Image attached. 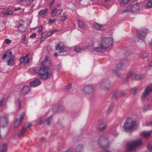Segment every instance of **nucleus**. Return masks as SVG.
Listing matches in <instances>:
<instances>
[{
  "label": "nucleus",
  "instance_id": "obj_1",
  "mask_svg": "<svg viewBox=\"0 0 152 152\" xmlns=\"http://www.w3.org/2000/svg\"><path fill=\"white\" fill-rule=\"evenodd\" d=\"M33 70L36 73H38L40 78L44 80L49 78L51 75V72L45 67L38 66L34 68Z\"/></svg>",
  "mask_w": 152,
  "mask_h": 152
},
{
  "label": "nucleus",
  "instance_id": "obj_2",
  "mask_svg": "<svg viewBox=\"0 0 152 152\" xmlns=\"http://www.w3.org/2000/svg\"><path fill=\"white\" fill-rule=\"evenodd\" d=\"M137 127L134 119L131 118H127L124 126L123 129L126 132L132 131Z\"/></svg>",
  "mask_w": 152,
  "mask_h": 152
},
{
  "label": "nucleus",
  "instance_id": "obj_3",
  "mask_svg": "<svg viewBox=\"0 0 152 152\" xmlns=\"http://www.w3.org/2000/svg\"><path fill=\"white\" fill-rule=\"evenodd\" d=\"M143 142L141 139L135 140L131 142H128L124 147L127 152H131L134 151L137 147L142 145Z\"/></svg>",
  "mask_w": 152,
  "mask_h": 152
},
{
  "label": "nucleus",
  "instance_id": "obj_4",
  "mask_svg": "<svg viewBox=\"0 0 152 152\" xmlns=\"http://www.w3.org/2000/svg\"><path fill=\"white\" fill-rule=\"evenodd\" d=\"M6 58L7 60L6 62L8 66H12L15 64V57L12 56V52L10 50H7L3 55V59L4 60Z\"/></svg>",
  "mask_w": 152,
  "mask_h": 152
},
{
  "label": "nucleus",
  "instance_id": "obj_5",
  "mask_svg": "<svg viewBox=\"0 0 152 152\" xmlns=\"http://www.w3.org/2000/svg\"><path fill=\"white\" fill-rule=\"evenodd\" d=\"M140 4L136 3L133 5H129L125 8L121 12V13L128 12H131L132 13H138L140 10Z\"/></svg>",
  "mask_w": 152,
  "mask_h": 152
},
{
  "label": "nucleus",
  "instance_id": "obj_6",
  "mask_svg": "<svg viewBox=\"0 0 152 152\" xmlns=\"http://www.w3.org/2000/svg\"><path fill=\"white\" fill-rule=\"evenodd\" d=\"M113 39L112 37L103 38L100 42V45L104 49L111 48L112 47Z\"/></svg>",
  "mask_w": 152,
  "mask_h": 152
},
{
  "label": "nucleus",
  "instance_id": "obj_7",
  "mask_svg": "<svg viewBox=\"0 0 152 152\" xmlns=\"http://www.w3.org/2000/svg\"><path fill=\"white\" fill-rule=\"evenodd\" d=\"M55 48L56 50H59L60 53L69 52L70 50V49L68 47H66L63 42H60L57 44Z\"/></svg>",
  "mask_w": 152,
  "mask_h": 152
},
{
  "label": "nucleus",
  "instance_id": "obj_8",
  "mask_svg": "<svg viewBox=\"0 0 152 152\" xmlns=\"http://www.w3.org/2000/svg\"><path fill=\"white\" fill-rule=\"evenodd\" d=\"M148 32V30L147 29H142L139 30L138 31L137 35L136 37V38L138 39V41L140 39L143 40Z\"/></svg>",
  "mask_w": 152,
  "mask_h": 152
},
{
  "label": "nucleus",
  "instance_id": "obj_9",
  "mask_svg": "<svg viewBox=\"0 0 152 152\" xmlns=\"http://www.w3.org/2000/svg\"><path fill=\"white\" fill-rule=\"evenodd\" d=\"M111 86V82L109 80L106 79L102 82L100 88L102 90L107 91L110 88Z\"/></svg>",
  "mask_w": 152,
  "mask_h": 152
},
{
  "label": "nucleus",
  "instance_id": "obj_10",
  "mask_svg": "<svg viewBox=\"0 0 152 152\" xmlns=\"http://www.w3.org/2000/svg\"><path fill=\"white\" fill-rule=\"evenodd\" d=\"M152 92V84L149 85L145 89L142 95V98L145 99L147 96L149 95Z\"/></svg>",
  "mask_w": 152,
  "mask_h": 152
},
{
  "label": "nucleus",
  "instance_id": "obj_11",
  "mask_svg": "<svg viewBox=\"0 0 152 152\" xmlns=\"http://www.w3.org/2000/svg\"><path fill=\"white\" fill-rule=\"evenodd\" d=\"M93 86L92 85H88L85 86L83 89V91L86 95H89L93 92Z\"/></svg>",
  "mask_w": 152,
  "mask_h": 152
},
{
  "label": "nucleus",
  "instance_id": "obj_12",
  "mask_svg": "<svg viewBox=\"0 0 152 152\" xmlns=\"http://www.w3.org/2000/svg\"><path fill=\"white\" fill-rule=\"evenodd\" d=\"M62 12V10L58 9L56 7H54L50 13L51 16L53 18L56 16H58L61 14Z\"/></svg>",
  "mask_w": 152,
  "mask_h": 152
},
{
  "label": "nucleus",
  "instance_id": "obj_13",
  "mask_svg": "<svg viewBox=\"0 0 152 152\" xmlns=\"http://www.w3.org/2000/svg\"><path fill=\"white\" fill-rule=\"evenodd\" d=\"M122 65L121 64H118L117 65V68L118 69L113 70V72L116 75L118 76V77H120L123 75L122 74L121 70H120L121 69Z\"/></svg>",
  "mask_w": 152,
  "mask_h": 152
},
{
  "label": "nucleus",
  "instance_id": "obj_14",
  "mask_svg": "<svg viewBox=\"0 0 152 152\" xmlns=\"http://www.w3.org/2000/svg\"><path fill=\"white\" fill-rule=\"evenodd\" d=\"M32 125L31 124H29L25 125L23 128L20 131L18 134L19 137H21L23 135L24 133L27 129H28Z\"/></svg>",
  "mask_w": 152,
  "mask_h": 152
},
{
  "label": "nucleus",
  "instance_id": "obj_15",
  "mask_svg": "<svg viewBox=\"0 0 152 152\" xmlns=\"http://www.w3.org/2000/svg\"><path fill=\"white\" fill-rule=\"evenodd\" d=\"M8 124V121L7 118L4 117H0V127L7 126Z\"/></svg>",
  "mask_w": 152,
  "mask_h": 152
},
{
  "label": "nucleus",
  "instance_id": "obj_16",
  "mask_svg": "<svg viewBox=\"0 0 152 152\" xmlns=\"http://www.w3.org/2000/svg\"><path fill=\"white\" fill-rule=\"evenodd\" d=\"M41 84L40 80L38 79H36L32 81L30 84L31 86L36 87L39 85Z\"/></svg>",
  "mask_w": 152,
  "mask_h": 152
},
{
  "label": "nucleus",
  "instance_id": "obj_17",
  "mask_svg": "<svg viewBox=\"0 0 152 152\" xmlns=\"http://www.w3.org/2000/svg\"><path fill=\"white\" fill-rule=\"evenodd\" d=\"M29 54H27L26 56L20 58V63H23L26 64H28L29 62L30 59L28 58Z\"/></svg>",
  "mask_w": 152,
  "mask_h": 152
},
{
  "label": "nucleus",
  "instance_id": "obj_18",
  "mask_svg": "<svg viewBox=\"0 0 152 152\" xmlns=\"http://www.w3.org/2000/svg\"><path fill=\"white\" fill-rule=\"evenodd\" d=\"M29 90V88L28 86H24L21 89L20 91L21 94L23 95H26L28 92Z\"/></svg>",
  "mask_w": 152,
  "mask_h": 152
},
{
  "label": "nucleus",
  "instance_id": "obj_19",
  "mask_svg": "<svg viewBox=\"0 0 152 152\" xmlns=\"http://www.w3.org/2000/svg\"><path fill=\"white\" fill-rule=\"evenodd\" d=\"M50 62L48 59V57H46L45 60L41 63L42 66L45 67H49L50 65Z\"/></svg>",
  "mask_w": 152,
  "mask_h": 152
},
{
  "label": "nucleus",
  "instance_id": "obj_20",
  "mask_svg": "<svg viewBox=\"0 0 152 152\" xmlns=\"http://www.w3.org/2000/svg\"><path fill=\"white\" fill-rule=\"evenodd\" d=\"M48 10V9L45 8L44 10H41L39 12L38 14L41 16L42 17L45 16Z\"/></svg>",
  "mask_w": 152,
  "mask_h": 152
},
{
  "label": "nucleus",
  "instance_id": "obj_21",
  "mask_svg": "<svg viewBox=\"0 0 152 152\" xmlns=\"http://www.w3.org/2000/svg\"><path fill=\"white\" fill-rule=\"evenodd\" d=\"M94 27L97 30L102 31L104 29L103 26L102 25L98 23H95L94 24Z\"/></svg>",
  "mask_w": 152,
  "mask_h": 152
},
{
  "label": "nucleus",
  "instance_id": "obj_22",
  "mask_svg": "<svg viewBox=\"0 0 152 152\" xmlns=\"http://www.w3.org/2000/svg\"><path fill=\"white\" fill-rule=\"evenodd\" d=\"M58 30L57 29H55L52 31H48L46 32V34L45 36L46 38L48 37L55 33L57 32Z\"/></svg>",
  "mask_w": 152,
  "mask_h": 152
},
{
  "label": "nucleus",
  "instance_id": "obj_23",
  "mask_svg": "<svg viewBox=\"0 0 152 152\" xmlns=\"http://www.w3.org/2000/svg\"><path fill=\"white\" fill-rule=\"evenodd\" d=\"M151 131H145L142 132L141 134L145 137H147L151 135Z\"/></svg>",
  "mask_w": 152,
  "mask_h": 152
},
{
  "label": "nucleus",
  "instance_id": "obj_24",
  "mask_svg": "<svg viewBox=\"0 0 152 152\" xmlns=\"http://www.w3.org/2000/svg\"><path fill=\"white\" fill-rule=\"evenodd\" d=\"M21 121L19 119V118H17L15 121L14 124V126L15 128H17L20 124Z\"/></svg>",
  "mask_w": 152,
  "mask_h": 152
},
{
  "label": "nucleus",
  "instance_id": "obj_25",
  "mask_svg": "<svg viewBox=\"0 0 152 152\" xmlns=\"http://www.w3.org/2000/svg\"><path fill=\"white\" fill-rule=\"evenodd\" d=\"M143 109L144 111L152 110V104H148L147 105H144L143 107Z\"/></svg>",
  "mask_w": 152,
  "mask_h": 152
},
{
  "label": "nucleus",
  "instance_id": "obj_26",
  "mask_svg": "<svg viewBox=\"0 0 152 152\" xmlns=\"http://www.w3.org/2000/svg\"><path fill=\"white\" fill-rule=\"evenodd\" d=\"M108 141V140H107V138L105 139L104 138L102 137L99 139L98 141V143L99 145H100V143L102 144L107 142Z\"/></svg>",
  "mask_w": 152,
  "mask_h": 152
},
{
  "label": "nucleus",
  "instance_id": "obj_27",
  "mask_svg": "<svg viewBox=\"0 0 152 152\" xmlns=\"http://www.w3.org/2000/svg\"><path fill=\"white\" fill-rule=\"evenodd\" d=\"M7 101L6 99H4L0 101V105L1 107L3 108H5V106L6 105Z\"/></svg>",
  "mask_w": 152,
  "mask_h": 152
},
{
  "label": "nucleus",
  "instance_id": "obj_28",
  "mask_svg": "<svg viewBox=\"0 0 152 152\" xmlns=\"http://www.w3.org/2000/svg\"><path fill=\"white\" fill-rule=\"evenodd\" d=\"M18 27V30L21 32H24L26 30V28L24 26L23 24H19Z\"/></svg>",
  "mask_w": 152,
  "mask_h": 152
},
{
  "label": "nucleus",
  "instance_id": "obj_29",
  "mask_svg": "<svg viewBox=\"0 0 152 152\" xmlns=\"http://www.w3.org/2000/svg\"><path fill=\"white\" fill-rule=\"evenodd\" d=\"M7 147L6 144H3L0 146V152H6Z\"/></svg>",
  "mask_w": 152,
  "mask_h": 152
},
{
  "label": "nucleus",
  "instance_id": "obj_30",
  "mask_svg": "<svg viewBox=\"0 0 152 152\" xmlns=\"http://www.w3.org/2000/svg\"><path fill=\"white\" fill-rule=\"evenodd\" d=\"M107 127L106 124H104L102 126L98 127V129L100 131H103Z\"/></svg>",
  "mask_w": 152,
  "mask_h": 152
},
{
  "label": "nucleus",
  "instance_id": "obj_31",
  "mask_svg": "<svg viewBox=\"0 0 152 152\" xmlns=\"http://www.w3.org/2000/svg\"><path fill=\"white\" fill-rule=\"evenodd\" d=\"M146 7L147 8H152V0H149L147 3Z\"/></svg>",
  "mask_w": 152,
  "mask_h": 152
},
{
  "label": "nucleus",
  "instance_id": "obj_32",
  "mask_svg": "<svg viewBox=\"0 0 152 152\" xmlns=\"http://www.w3.org/2000/svg\"><path fill=\"white\" fill-rule=\"evenodd\" d=\"M100 47H97L94 48V51L97 52H102V50H104L103 48H102V47L100 44Z\"/></svg>",
  "mask_w": 152,
  "mask_h": 152
},
{
  "label": "nucleus",
  "instance_id": "obj_33",
  "mask_svg": "<svg viewBox=\"0 0 152 152\" xmlns=\"http://www.w3.org/2000/svg\"><path fill=\"white\" fill-rule=\"evenodd\" d=\"M3 12L4 14L5 15H11L13 14V12L12 11H4Z\"/></svg>",
  "mask_w": 152,
  "mask_h": 152
},
{
  "label": "nucleus",
  "instance_id": "obj_34",
  "mask_svg": "<svg viewBox=\"0 0 152 152\" xmlns=\"http://www.w3.org/2000/svg\"><path fill=\"white\" fill-rule=\"evenodd\" d=\"M52 116L51 115L48 117L45 121V123L46 124L50 125V121L52 119Z\"/></svg>",
  "mask_w": 152,
  "mask_h": 152
},
{
  "label": "nucleus",
  "instance_id": "obj_35",
  "mask_svg": "<svg viewBox=\"0 0 152 152\" xmlns=\"http://www.w3.org/2000/svg\"><path fill=\"white\" fill-rule=\"evenodd\" d=\"M135 76V75L133 73V72H130L127 74V77L126 78V81H127L128 79L130 77H134Z\"/></svg>",
  "mask_w": 152,
  "mask_h": 152
},
{
  "label": "nucleus",
  "instance_id": "obj_36",
  "mask_svg": "<svg viewBox=\"0 0 152 152\" xmlns=\"http://www.w3.org/2000/svg\"><path fill=\"white\" fill-rule=\"evenodd\" d=\"M77 21L79 27L83 29H84V26L83 23L79 20H78Z\"/></svg>",
  "mask_w": 152,
  "mask_h": 152
},
{
  "label": "nucleus",
  "instance_id": "obj_37",
  "mask_svg": "<svg viewBox=\"0 0 152 152\" xmlns=\"http://www.w3.org/2000/svg\"><path fill=\"white\" fill-rule=\"evenodd\" d=\"M15 103L16 105L19 108H21L20 102L19 100H15Z\"/></svg>",
  "mask_w": 152,
  "mask_h": 152
},
{
  "label": "nucleus",
  "instance_id": "obj_38",
  "mask_svg": "<svg viewBox=\"0 0 152 152\" xmlns=\"http://www.w3.org/2000/svg\"><path fill=\"white\" fill-rule=\"evenodd\" d=\"M135 77L136 80H142V79H143L144 78V77L143 75H139L136 76Z\"/></svg>",
  "mask_w": 152,
  "mask_h": 152
},
{
  "label": "nucleus",
  "instance_id": "obj_39",
  "mask_svg": "<svg viewBox=\"0 0 152 152\" xmlns=\"http://www.w3.org/2000/svg\"><path fill=\"white\" fill-rule=\"evenodd\" d=\"M130 0H121V5H124L128 3Z\"/></svg>",
  "mask_w": 152,
  "mask_h": 152
},
{
  "label": "nucleus",
  "instance_id": "obj_40",
  "mask_svg": "<svg viewBox=\"0 0 152 152\" xmlns=\"http://www.w3.org/2000/svg\"><path fill=\"white\" fill-rule=\"evenodd\" d=\"M147 148L148 150L150 151H152V144L151 142L148 144Z\"/></svg>",
  "mask_w": 152,
  "mask_h": 152
},
{
  "label": "nucleus",
  "instance_id": "obj_41",
  "mask_svg": "<svg viewBox=\"0 0 152 152\" xmlns=\"http://www.w3.org/2000/svg\"><path fill=\"white\" fill-rule=\"evenodd\" d=\"M104 121L102 119H100L98 122V127L102 126L104 124Z\"/></svg>",
  "mask_w": 152,
  "mask_h": 152
},
{
  "label": "nucleus",
  "instance_id": "obj_42",
  "mask_svg": "<svg viewBox=\"0 0 152 152\" xmlns=\"http://www.w3.org/2000/svg\"><path fill=\"white\" fill-rule=\"evenodd\" d=\"M56 20V19H51V18H50L48 21V23L50 24L54 23H55Z\"/></svg>",
  "mask_w": 152,
  "mask_h": 152
},
{
  "label": "nucleus",
  "instance_id": "obj_43",
  "mask_svg": "<svg viewBox=\"0 0 152 152\" xmlns=\"http://www.w3.org/2000/svg\"><path fill=\"white\" fill-rule=\"evenodd\" d=\"M74 50L77 52H79L81 50V49L79 46H75Z\"/></svg>",
  "mask_w": 152,
  "mask_h": 152
},
{
  "label": "nucleus",
  "instance_id": "obj_44",
  "mask_svg": "<svg viewBox=\"0 0 152 152\" xmlns=\"http://www.w3.org/2000/svg\"><path fill=\"white\" fill-rule=\"evenodd\" d=\"M114 106L113 105H111L108 108V109L107 110V112L108 113H110L111 111L113 110Z\"/></svg>",
  "mask_w": 152,
  "mask_h": 152
},
{
  "label": "nucleus",
  "instance_id": "obj_45",
  "mask_svg": "<svg viewBox=\"0 0 152 152\" xmlns=\"http://www.w3.org/2000/svg\"><path fill=\"white\" fill-rule=\"evenodd\" d=\"M37 28H38V31L39 33H40L42 31V30L43 28L42 26H40L39 27H36L34 29H35Z\"/></svg>",
  "mask_w": 152,
  "mask_h": 152
},
{
  "label": "nucleus",
  "instance_id": "obj_46",
  "mask_svg": "<svg viewBox=\"0 0 152 152\" xmlns=\"http://www.w3.org/2000/svg\"><path fill=\"white\" fill-rule=\"evenodd\" d=\"M83 148V145H80L78 146L76 148V152H81L79 151V150L80 149L82 148Z\"/></svg>",
  "mask_w": 152,
  "mask_h": 152
},
{
  "label": "nucleus",
  "instance_id": "obj_47",
  "mask_svg": "<svg viewBox=\"0 0 152 152\" xmlns=\"http://www.w3.org/2000/svg\"><path fill=\"white\" fill-rule=\"evenodd\" d=\"M26 113H23L20 115V118L19 119L20 120H21L22 121V120L23 119Z\"/></svg>",
  "mask_w": 152,
  "mask_h": 152
},
{
  "label": "nucleus",
  "instance_id": "obj_48",
  "mask_svg": "<svg viewBox=\"0 0 152 152\" xmlns=\"http://www.w3.org/2000/svg\"><path fill=\"white\" fill-rule=\"evenodd\" d=\"M66 18L67 16L66 15L61 16L60 18V20L62 21H65L66 20Z\"/></svg>",
  "mask_w": 152,
  "mask_h": 152
},
{
  "label": "nucleus",
  "instance_id": "obj_49",
  "mask_svg": "<svg viewBox=\"0 0 152 152\" xmlns=\"http://www.w3.org/2000/svg\"><path fill=\"white\" fill-rule=\"evenodd\" d=\"M4 41L6 44H9L12 42L11 40L8 39H5Z\"/></svg>",
  "mask_w": 152,
  "mask_h": 152
},
{
  "label": "nucleus",
  "instance_id": "obj_50",
  "mask_svg": "<svg viewBox=\"0 0 152 152\" xmlns=\"http://www.w3.org/2000/svg\"><path fill=\"white\" fill-rule=\"evenodd\" d=\"M118 93H113V97L114 98L116 99L118 96Z\"/></svg>",
  "mask_w": 152,
  "mask_h": 152
},
{
  "label": "nucleus",
  "instance_id": "obj_51",
  "mask_svg": "<svg viewBox=\"0 0 152 152\" xmlns=\"http://www.w3.org/2000/svg\"><path fill=\"white\" fill-rule=\"evenodd\" d=\"M36 34L35 33H33L30 36V38H33L36 36Z\"/></svg>",
  "mask_w": 152,
  "mask_h": 152
},
{
  "label": "nucleus",
  "instance_id": "obj_52",
  "mask_svg": "<svg viewBox=\"0 0 152 152\" xmlns=\"http://www.w3.org/2000/svg\"><path fill=\"white\" fill-rule=\"evenodd\" d=\"M72 88L71 84H69L66 87V89L67 90H69Z\"/></svg>",
  "mask_w": 152,
  "mask_h": 152
},
{
  "label": "nucleus",
  "instance_id": "obj_53",
  "mask_svg": "<svg viewBox=\"0 0 152 152\" xmlns=\"http://www.w3.org/2000/svg\"><path fill=\"white\" fill-rule=\"evenodd\" d=\"M136 88H134L132 90L131 92L132 94H134L136 93Z\"/></svg>",
  "mask_w": 152,
  "mask_h": 152
},
{
  "label": "nucleus",
  "instance_id": "obj_54",
  "mask_svg": "<svg viewBox=\"0 0 152 152\" xmlns=\"http://www.w3.org/2000/svg\"><path fill=\"white\" fill-rule=\"evenodd\" d=\"M56 0H52L50 2V5L51 6H52L54 4Z\"/></svg>",
  "mask_w": 152,
  "mask_h": 152
},
{
  "label": "nucleus",
  "instance_id": "obj_55",
  "mask_svg": "<svg viewBox=\"0 0 152 152\" xmlns=\"http://www.w3.org/2000/svg\"><path fill=\"white\" fill-rule=\"evenodd\" d=\"M145 55H144V54L142 55V58H144L146 57H147L148 56V54L147 53H144Z\"/></svg>",
  "mask_w": 152,
  "mask_h": 152
},
{
  "label": "nucleus",
  "instance_id": "obj_56",
  "mask_svg": "<svg viewBox=\"0 0 152 152\" xmlns=\"http://www.w3.org/2000/svg\"><path fill=\"white\" fill-rule=\"evenodd\" d=\"M20 9V7H18L16 8H15L14 9V11H16L17 10H19Z\"/></svg>",
  "mask_w": 152,
  "mask_h": 152
},
{
  "label": "nucleus",
  "instance_id": "obj_57",
  "mask_svg": "<svg viewBox=\"0 0 152 152\" xmlns=\"http://www.w3.org/2000/svg\"><path fill=\"white\" fill-rule=\"evenodd\" d=\"M146 125L147 126H148L152 125V121L150 123H147Z\"/></svg>",
  "mask_w": 152,
  "mask_h": 152
},
{
  "label": "nucleus",
  "instance_id": "obj_58",
  "mask_svg": "<svg viewBox=\"0 0 152 152\" xmlns=\"http://www.w3.org/2000/svg\"><path fill=\"white\" fill-rule=\"evenodd\" d=\"M35 0H28V1L30 4H31Z\"/></svg>",
  "mask_w": 152,
  "mask_h": 152
},
{
  "label": "nucleus",
  "instance_id": "obj_59",
  "mask_svg": "<svg viewBox=\"0 0 152 152\" xmlns=\"http://www.w3.org/2000/svg\"><path fill=\"white\" fill-rule=\"evenodd\" d=\"M102 152H110V151H109V150L107 149L106 150Z\"/></svg>",
  "mask_w": 152,
  "mask_h": 152
},
{
  "label": "nucleus",
  "instance_id": "obj_60",
  "mask_svg": "<svg viewBox=\"0 0 152 152\" xmlns=\"http://www.w3.org/2000/svg\"><path fill=\"white\" fill-rule=\"evenodd\" d=\"M118 134V133L117 132L115 133V134H114L113 135L114 136H117Z\"/></svg>",
  "mask_w": 152,
  "mask_h": 152
},
{
  "label": "nucleus",
  "instance_id": "obj_61",
  "mask_svg": "<svg viewBox=\"0 0 152 152\" xmlns=\"http://www.w3.org/2000/svg\"><path fill=\"white\" fill-rule=\"evenodd\" d=\"M149 67H152V61L150 63V64L149 65Z\"/></svg>",
  "mask_w": 152,
  "mask_h": 152
},
{
  "label": "nucleus",
  "instance_id": "obj_62",
  "mask_svg": "<svg viewBox=\"0 0 152 152\" xmlns=\"http://www.w3.org/2000/svg\"><path fill=\"white\" fill-rule=\"evenodd\" d=\"M24 0H17V1L18 2H22Z\"/></svg>",
  "mask_w": 152,
  "mask_h": 152
},
{
  "label": "nucleus",
  "instance_id": "obj_63",
  "mask_svg": "<svg viewBox=\"0 0 152 152\" xmlns=\"http://www.w3.org/2000/svg\"><path fill=\"white\" fill-rule=\"evenodd\" d=\"M108 145H106V146H105V145H104V146H103V148H106L107 147H108Z\"/></svg>",
  "mask_w": 152,
  "mask_h": 152
},
{
  "label": "nucleus",
  "instance_id": "obj_64",
  "mask_svg": "<svg viewBox=\"0 0 152 152\" xmlns=\"http://www.w3.org/2000/svg\"><path fill=\"white\" fill-rule=\"evenodd\" d=\"M150 44L151 45V47H152V39L151 42L150 43Z\"/></svg>",
  "mask_w": 152,
  "mask_h": 152
}]
</instances>
